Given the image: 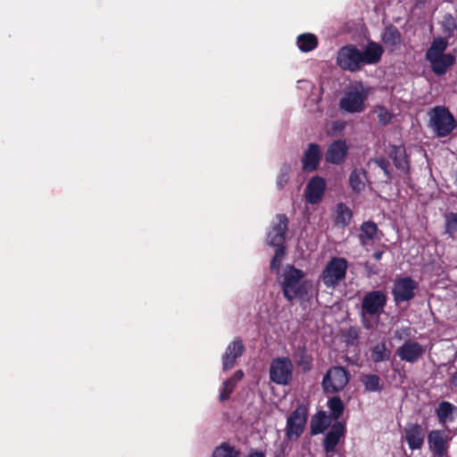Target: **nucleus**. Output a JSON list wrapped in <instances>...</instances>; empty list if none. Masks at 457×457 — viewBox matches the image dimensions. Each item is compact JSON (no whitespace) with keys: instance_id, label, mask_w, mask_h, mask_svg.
I'll use <instances>...</instances> for the list:
<instances>
[{"instance_id":"17","label":"nucleus","mask_w":457,"mask_h":457,"mask_svg":"<svg viewBox=\"0 0 457 457\" xmlns=\"http://www.w3.org/2000/svg\"><path fill=\"white\" fill-rule=\"evenodd\" d=\"M425 433L419 424H409L404 429V438L411 450L420 449L424 443Z\"/></svg>"},{"instance_id":"1","label":"nucleus","mask_w":457,"mask_h":457,"mask_svg":"<svg viewBox=\"0 0 457 457\" xmlns=\"http://www.w3.org/2000/svg\"><path fill=\"white\" fill-rule=\"evenodd\" d=\"M383 52L382 46L374 42L369 43L363 52L353 45H348L338 51L337 62L345 71H356L364 64L378 63Z\"/></svg>"},{"instance_id":"2","label":"nucleus","mask_w":457,"mask_h":457,"mask_svg":"<svg viewBox=\"0 0 457 457\" xmlns=\"http://www.w3.org/2000/svg\"><path fill=\"white\" fill-rule=\"evenodd\" d=\"M305 273L295 268L294 266H287L282 274V289L284 296L288 301L295 298L303 299L308 295L312 288V284L304 279Z\"/></svg>"},{"instance_id":"41","label":"nucleus","mask_w":457,"mask_h":457,"mask_svg":"<svg viewBox=\"0 0 457 457\" xmlns=\"http://www.w3.org/2000/svg\"><path fill=\"white\" fill-rule=\"evenodd\" d=\"M333 128L335 130H342L345 128V123L342 121H336L333 123Z\"/></svg>"},{"instance_id":"42","label":"nucleus","mask_w":457,"mask_h":457,"mask_svg":"<svg viewBox=\"0 0 457 457\" xmlns=\"http://www.w3.org/2000/svg\"><path fill=\"white\" fill-rule=\"evenodd\" d=\"M383 251H376L374 253H373V257L377 260V261H379L381 258H382V255H383Z\"/></svg>"},{"instance_id":"33","label":"nucleus","mask_w":457,"mask_h":457,"mask_svg":"<svg viewBox=\"0 0 457 457\" xmlns=\"http://www.w3.org/2000/svg\"><path fill=\"white\" fill-rule=\"evenodd\" d=\"M352 219V211L345 204L337 206V222L344 226L349 224Z\"/></svg>"},{"instance_id":"44","label":"nucleus","mask_w":457,"mask_h":457,"mask_svg":"<svg viewBox=\"0 0 457 457\" xmlns=\"http://www.w3.org/2000/svg\"><path fill=\"white\" fill-rule=\"evenodd\" d=\"M249 457H263V454L261 453H254L250 454Z\"/></svg>"},{"instance_id":"39","label":"nucleus","mask_w":457,"mask_h":457,"mask_svg":"<svg viewBox=\"0 0 457 457\" xmlns=\"http://www.w3.org/2000/svg\"><path fill=\"white\" fill-rule=\"evenodd\" d=\"M288 180V169L287 168L286 169V171L283 172L279 178H278V184L280 187H282L284 186V184H286Z\"/></svg>"},{"instance_id":"7","label":"nucleus","mask_w":457,"mask_h":457,"mask_svg":"<svg viewBox=\"0 0 457 457\" xmlns=\"http://www.w3.org/2000/svg\"><path fill=\"white\" fill-rule=\"evenodd\" d=\"M348 268L347 261L333 257L327 263L321 274V280L327 287H335L345 279Z\"/></svg>"},{"instance_id":"3","label":"nucleus","mask_w":457,"mask_h":457,"mask_svg":"<svg viewBox=\"0 0 457 457\" xmlns=\"http://www.w3.org/2000/svg\"><path fill=\"white\" fill-rule=\"evenodd\" d=\"M448 46L446 38L438 37L434 38L430 47L426 53V59L429 62L431 69L436 75H443L454 64L455 56L452 54H445Z\"/></svg>"},{"instance_id":"32","label":"nucleus","mask_w":457,"mask_h":457,"mask_svg":"<svg viewBox=\"0 0 457 457\" xmlns=\"http://www.w3.org/2000/svg\"><path fill=\"white\" fill-rule=\"evenodd\" d=\"M239 452L228 443H222L213 451L212 457H237Z\"/></svg>"},{"instance_id":"29","label":"nucleus","mask_w":457,"mask_h":457,"mask_svg":"<svg viewBox=\"0 0 457 457\" xmlns=\"http://www.w3.org/2000/svg\"><path fill=\"white\" fill-rule=\"evenodd\" d=\"M296 364L303 370H309L312 365V358L304 348H298L294 353Z\"/></svg>"},{"instance_id":"6","label":"nucleus","mask_w":457,"mask_h":457,"mask_svg":"<svg viewBox=\"0 0 457 457\" xmlns=\"http://www.w3.org/2000/svg\"><path fill=\"white\" fill-rule=\"evenodd\" d=\"M429 127L438 137L448 136L455 127L454 118L444 106H436L429 112Z\"/></svg>"},{"instance_id":"11","label":"nucleus","mask_w":457,"mask_h":457,"mask_svg":"<svg viewBox=\"0 0 457 457\" xmlns=\"http://www.w3.org/2000/svg\"><path fill=\"white\" fill-rule=\"evenodd\" d=\"M417 283L411 278H400L395 282L393 295L396 303L410 301L414 297Z\"/></svg>"},{"instance_id":"28","label":"nucleus","mask_w":457,"mask_h":457,"mask_svg":"<svg viewBox=\"0 0 457 457\" xmlns=\"http://www.w3.org/2000/svg\"><path fill=\"white\" fill-rule=\"evenodd\" d=\"M382 40L387 46H395L401 43V34L396 28L390 26L386 28Z\"/></svg>"},{"instance_id":"10","label":"nucleus","mask_w":457,"mask_h":457,"mask_svg":"<svg viewBox=\"0 0 457 457\" xmlns=\"http://www.w3.org/2000/svg\"><path fill=\"white\" fill-rule=\"evenodd\" d=\"M293 371L292 361L286 357L274 359L270 367V379L278 385H287L291 381Z\"/></svg>"},{"instance_id":"5","label":"nucleus","mask_w":457,"mask_h":457,"mask_svg":"<svg viewBox=\"0 0 457 457\" xmlns=\"http://www.w3.org/2000/svg\"><path fill=\"white\" fill-rule=\"evenodd\" d=\"M386 303V295L382 291H372L366 294L361 302V316L364 327L370 329L377 321H370L367 316H379Z\"/></svg>"},{"instance_id":"34","label":"nucleus","mask_w":457,"mask_h":457,"mask_svg":"<svg viewBox=\"0 0 457 457\" xmlns=\"http://www.w3.org/2000/svg\"><path fill=\"white\" fill-rule=\"evenodd\" d=\"M445 230L450 235L457 232V212H450L445 215Z\"/></svg>"},{"instance_id":"27","label":"nucleus","mask_w":457,"mask_h":457,"mask_svg":"<svg viewBox=\"0 0 457 457\" xmlns=\"http://www.w3.org/2000/svg\"><path fill=\"white\" fill-rule=\"evenodd\" d=\"M370 356L374 362H381L390 358L391 351L386 346L385 343L378 344L370 349Z\"/></svg>"},{"instance_id":"23","label":"nucleus","mask_w":457,"mask_h":457,"mask_svg":"<svg viewBox=\"0 0 457 457\" xmlns=\"http://www.w3.org/2000/svg\"><path fill=\"white\" fill-rule=\"evenodd\" d=\"M366 181V172L361 169H355L350 174L349 183L351 188L356 193H360L364 190Z\"/></svg>"},{"instance_id":"37","label":"nucleus","mask_w":457,"mask_h":457,"mask_svg":"<svg viewBox=\"0 0 457 457\" xmlns=\"http://www.w3.org/2000/svg\"><path fill=\"white\" fill-rule=\"evenodd\" d=\"M285 254L284 246H277L275 255L271 262V269H278L280 265V261Z\"/></svg>"},{"instance_id":"8","label":"nucleus","mask_w":457,"mask_h":457,"mask_svg":"<svg viewBox=\"0 0 457 457\" xmlns=\"http://www.w3.org/2000/svg\"><path fill=\"white\" fill-rule=\"evenodd\" d=\"M350 373L341 366L330 368L322 380V386L327 394H335L342 391L349 383Z\"/></svg>"},{"instance_id":"40","label":"nucleus","mask_w":457,"mask_h":457,"mask_svg":"<svg viewBox=\"0 0 457 457\" xmlns=\"http://www.w3.org/2000/svg\"><path fill=\"white\" fill-rule=\"evenodd\" d=\"M244 377V373L242 370H237L234 373V375L228 379V380H232L233 382H235V385L240 381Z\"/></svg>"},{"instance_id":"36","label":"nucleus","mask_w":457,"mask_h":457,"mask_svg":"<svg viewBox=\"0 0 457 457\" xmlns=\"http://www.w3.org/2000/svg\"><path fill=\"white\" fill-rule=\"evenodd\" d=\"M375 112L377 113L379 122L382 124L388 123L392 119L391 112L383 106L376 107Z\"/></svg>"},{"instance_id":"26","label":"nucleus","mask_w":457,"mask_h":457,"mask_svg":"<svg viewBox=\"0 0 457 457\" xmlns=\"http://www.w3.org/2000/svg\"><path fill=\"white\" fill-rule=\"evenodd\" d=\"M361 381L368 392H379L383 387L380 378L374 374L363 375Z\"/></svg>"},{"instance_id":"12","label":"nucleus","mask_w":457,"mask_h":457,"mask_svg":"<svg viewBox=\"0 0 457 457\" xmlns=\"http://www.w3.org/2000/svg\"><path fill=\"white\" fill-rule=\"evenodd\" d=\"M450 440V433L444 430H432L428 436V447L438 457L447 453Z\"/></svg>"},{"instance_id":"24","label":"nucleus","mask_w":457,"mask_h":457,"mask_svg":"<svg viewBox=\"0 0 457 457\" xmlns=\"http://www.w3.org/2000/svg\"><path fill=\"white\" fill-rule=\"evenodd\" d=\"M297 46L302 52H310L318 46V38L315 35L305 33L297 37Z\"/></svg>"},{"instance_id":"18","label":"nucleus","mask_w":457,"mask_h":457,"mask_svg":"<svg viewBox=\"0 0 457 457\" xmlns=\"http://www.w3.org/2000/svg\"><path fill=\"white\" fill-rule=\"evenodd\" d=\"M348 152V147L344 140L333 142L328 148L326 153V161L333 164L342 163Z\"/></svg>"},{"instance_id":"21","label":"nucleus","mask_w":457,"mask_h":457,"mask_svg":"<svg viewBox=\"0 0 457 457\" xmlns=\"http://www.w3.org/2000/svg\"><path fill=\"white\" fill-rule=\"evenodd\" d=\"M378 228L373 221H365L361 225L359 240L362 245H370L375 239H379Z\"/></svg>"},{"instance_id":"16","label":"nucleus","mask_w":457,"mask_h":457,"mask_svg":"<svg viewBox=\"0 0 457 457\" xmlns=\"http://www.w3.org/2000/svg\"><path fill=\"white\" fill-rule=\"evenodd\" d=\"M244 349L243 341L240 338H236L228 345L222 358L225 370L234 367L236 360L243 354Z\"/></svg>"},{"instance_id":"30","label":"nucleus","mask_w":457,"mask_h":457,"mask_svg":"<svg viewBox=\"0 0 457 457\" xmlns=\"http://www.w3.org/2000/svg\"><path fill=\"white\" fill-rule=\"evenodd\" d=\"M328 407L331 411L330 417L335 420L341 417L345 409L344 403L338 396L330 398L328 402Z\"/></svg>"},{"instance_id":"13","label":"nucleus","mask_w":457,"mask_h":457,"mask_svg":"<svg viewBox=\"0 0 457 457\" xmlns=\"http://www.w3.org/2000/svg\"><path fill=\"white\" fill-rule=\"evenodd\" d=\"M425 347L420 343L408 340L396 350V354L406 362H417L425 353Z\"/></svg>"},{"instance_id":"19","label":"nucleus","mask_w":457,"mask_h":457,"mask_svg":"<svg viewBox=\"0 0 457 457\" xmlns=\"http://www.w3.org/2000/svg\"><path fill=\"white\" fill-rule=\"evenodd\" d=\"M345 427L342 422L337 421L325 436L324 448L327 453L334 452L340 439L344 437Z\"/></svg>"},{"instance_id":"38","label":"nucleus","mask_w":457,"mask_h":457,"mask_svg":"<svg viewBox=\"0 0 457 457\" xmlns=\"http://www.w3.org/2000/svg\"><path fill=\"white\" fill-rule=\"evenodd\" d=\"M374 162L386 175L389 174V172H388L389 162L386 159L379 158V159L375 160Z\"/></svg>"},{"instance_id":"35","label":"nucleus","mask_w":457,"mask_h":457,"mask_svg":"<svg viewBox=\"0 0 457 457\" xmlns=\"http://www.w3.org/2000/svg\"><path fill=\"white\" fill-rule=\"evenodd\" d=\"M236 385L232 380H226L223 382L222 387L220 392V400L226 401L229 398L231 393L233 392Z\"/></svg>"},{"instance_id":"9","label":"nucleus","mask_w":457,"mask_h":457,"mask_svg":"<svg viewBox=\"0 0 457 457\" xmlns=\"http://www.w3.org/2000/svg\"><path fill=\"white\" fill-rule=\"evenodd\" d=\"M308 419V409L300 404L287 417L286 425V436L288 440H297L303 434Z\"/></svg>"},{"instance_id":"25","label":"nucleus","mask_w":457,"mask_h":457,"mask_svg":"<svg viewBox=\"0 0 457 457\" xmlns=\"http://www.w3.org/2000/svg\"><path fill=\"white\" fill-rule=\"evenodd\" d=\"M389 154L397 168L405 170L408 167L405 149L403 146H392Z\"/></svg>"},{"instance_id":"4","label":"nucleus","mask_w":457,"mask_h":457,"mask_svg":"<svg viewBox=\"0 0 457 457\" xmlns=\"http://www.w3.org/2000/svg\"><path fill=\"white\" fill-rule=\"evenodd\" d=\"M369 93V89L361 82L352 85L340 99L339 106L341 110L349 113L361 112L365 108L364 103Z\"/></svg>"},{"instance_id":"14","label":"nucleus","mask_w":457,"mask_h":457,"mask_svg":"<svg viewBox=\"0 0 457 457\" xmlns=\"http://www.w3.org/2000/svg\"><path fill=\"white\" fill-rule=\"evenodd\" d=\"M276 219L277 223L272 226L271 230L268 233L267 241L270 245L281 246L285 241L288 220L284 214H278Z\"/></svg>"},{"instance_id":"20","label":"nucleus","mask_w":457,"mask_h":457,"mask_svg":"<svg viewBox=\"0 0 457 457\" xmlns=\"http://www.w3.org/2000/svg\"><path fill=\"white\" fill-rule=\"evenodd\" d=\"M320 147L317 144H310L303 158V169L305 171H314L320 161Z\"/></svg>"},{"instance_id":"22","label":"nucleus","mask_w":457,"mask_h":457,"mask_svg":"<svg viewBox=\"0 0 457 457\" xmlns=\"http://www.w3.org/2000/svg\"><path fill=\"white\" fill-rule=\"evenodd\" d=\"M332 418L327 415L325 411L318 412L312 419L311 428L312 434L322 433L330 426Z\"/></svg>"},{"instance_id":"43","label":"nucleus","mask_w":457,"mask_h":457,"mask_svg":"<svg viewBox=\"0 0 457 457\" xmlns=\"http://www.w3.org/2000/svg\"><path fill=\"white\" fill-rule=\"evenodd\" d=\"M451 383L457 387V372L451 377Z\"/></svg>"},{"instance_id":"15","label":"nucleus","mask_w":457,"mask_h":457,"mask_svg":"<svg viewBox=\"0 0 457 457\" xmlns=\"http://www.w3.org/2000/svg\"><path fill=\"white\" fill-rule=\"evenodd\" d=\"M326 188V182L320 177L312 178L306 187L305 197L306 201L312 204L320 202Z\"/></svg>"},{"instance_id":"31","label":"nucleus","mask_w":457,"mask_h":457,"mask_svg":"<svg viewBox=\"0 0 457 457\" xmlns=\"http://www.w3.org/2000/svg\"><path fill=\"white\" fill-rule=\"evenodd\" d=\"M454 406L449 402H442L436 409V415L441 424H445L453 413Z\"/></svg>"}]
</instances>
